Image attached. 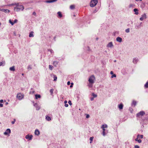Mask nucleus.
Listing matches in <instances>:
<instances>
[{
    "label": "nucleus",
    "instance_id": "obj_5",
    "mask_svg": "<svg viewBox=\"0 0 148 148\" xmlns=\"http://www.w3.org/2000/svg\"><path fill=\"white\" fill-rule=\"evenodd\" d=\"M145 114V112L144 111H141L137 114L136 116L137 117H139L140 116H142Z\"/></svg>",
    "mask_w": 148,
    "mask_h": 148
},
{
    "label": "nucleus",
    "instance_id": "obj_3",
    "mask_svg": "<svg viewBox=\"0 0 148 148\" xmlns=\"http://www.w3.org/2000/svg\"><path fill=\"white\" fill-rule=\"evenodd\" d=\"M95 79V77L93 75L91 76L89 78L88 81L89 83L90 84H93L94 83V80Z\"/></svg>",
    "mask_w": 148,
    "mask_h": 148
},
{
    "label": "nucleus",
    "instance_id": "obj_12",
    "mask_svg": "<svg viewBox=\"0 0 148 148\" xmlns=\"http://www.w3.org/2000/svg\"><path fill=\"white\" fill-rule=\"evenodd\" d=\"M113 46L112 42H109L107 45V47L112 48Z\"/></svg>",
    "mask_w": 148,
    "mask_h": 148
},
{
    "label": "nucleus",
    "instance_id": "obj_28",
    "mask_svg": "<svg viewBox=\"0 0 148 148\" xmlns=\"http://www.w3.org/2000/svg\"><path fill=\"white\" fill-rule=\"evenodd\" d=\"M136 104V102L135 101H133L131 105L132 106H134L135 107Z\"/></svg>",
    "mask_w": 148,
    "mask_h": 148
},
{
    "label": "nucleus",
    "instance_id": "obj_54",
    "mask_svg": "<svg viewBox=\"0 0 148 148\" xmlns=\"http://www.w3.org/2000/svg\"><path fill=\"white\" fill-rule=\"evenodd\" d=\"M94 97H92L90 98V100L91 101H93L94 100Z\"/></svg>",
    "mask_w": 148,
    "mask_h": 148
},
{
    "label": "nucleus",
    "instance_id": "obj_47",
    "mask_svg": "<svg viewBox=\"0 0 148 148\" xmlns=\"http://www.w3.org/2000/svg\"><path fill=\"white\" fill-rule=\"evenodd\" d=\"M89 117H90V115L89 114H86V117L87 118H88Z\"/></svg>",
    "mask_w": 148,
    "mask_h": 148
},
{
    "label": "nucleus",
    "instance_id": "obj_24",
    "mask_svg": "<svg viewBox=\"0 0 148 148\" xmlns=\"http://www.w3.org/2000/svg\"><path fill=\"white\" fill-rule=\"evenodd\" d=\"M35 99H36L41 98V96L39 94H36L35 95Z\"/></svg>",
    "mask_w": 148,
    "mask_h": 148
},
{
    "label": "nucleus",
    "instance_id": "obj_49",
    "mask_svg": "<svg viewBox=\"0 0 148 148\" xmlns=\"http://www.w3.org/2000/svg\"><path fill=\"white\" fill-rule=\"evenodd\" d=\"M139 146L137 145H136L134 146V148H139Z\"/></svg>",
    "mask_w": 148,
    "mask_h": 148
},
{
    "label": "nucleus",
    "instance_id": "obj_42",
    "mask_svg": "<svg viewBox=\"0 0 148 148\" xmlns=\"http://www.w3.org/2000/svg\"><path fill=\"white\" fill-rule=\"evenodd\" d=\"M92 95L93 97H97V95L96 94H95L94 93H92Z\"/></svg>",
    "mask_w": 148,
    "mask_h": 148
},
{
    "label": "nucleus",
    "instance_id": "obj_53",
    "mask_svg": "<svg viewBox=\"0 0 148 148\" xmlns=\"http://www.w3.org/2000/svg\"><path fill=\"white\" fill-rule=\"evenodd\" d=\"M32 14H33V15L35 16L36 14V13L35 12H33Z\"/></svg>",
    "mask_w": 148,
    "mask_h": 148
},
{
    "label": "nucleus",
    "instance_id": "obj_58",
    "mask_svg": "<svg viewBox=\"0 0 148 148\" xmlns=\"http://www.w3.org/2000/svg\"><path fill=\"white\" fill-rule=\"evenodd\" d=\"M3 102V100L2 99H1L0 100V103H2Z\"/></svg>",
    "mask_w": 148,
    "mask_h": 148
},
{
    "label": "nucleus",
    "instance_id": "obj_60",
    "mask_svg": "<svg viewBox=\"0 0 148 148\" xmlns=\"http://www.w3.org/2000/svg\"><path fill=\"white\" fill-rule=\"evenodd\" d=\"M8 104V102H6V103H5V105H7Z\"/></svg>",
    "mask_w": 148,
    "mask_h": 148
},
{
    "label": "nucleus",
    "instance_id": "obj_63",
    "mask_svg": "<svg viewBox=\"0 0 148 148\" xmlns=\"http://www.w3.org/2000/svg\"><path fill=\"white\" fill-rule=\"evenodd\" d=\"M73 16H75V14H74V15H73Z\"/></svg>",
    "mask_w": 148,
    "mask_h": 148
},
{
    "label": "nucleus",
    "instance_id": "obj_51",
    "mask_svg": "<svg viewBox=\"0 0 148 148\" xmlns=\"http://www.w3.org/2000/svg\"><path fill=\"white\" fill-rule=\"evenodd\" d=\"M129 110L131 111V112H132V111L133 110L131 108H129Z\"/></svg>",
    "mask_w": 148,
    "mask_h": 148
},
{
    "label": "nucleus",
    "instance_id": "obj_18",
    "mask_svg": "<svg viewBox=\"0 0 148 148\" xmlns=\"http://www.w3.org/2000/svg\"><path fill=\"white\" fill-rule=\"evenodd\" d=\"M58 17L59 18H61L62 17V14L61 12H57Z\"/></svg>",
    "mask_w": 148,
    "mask_h": 148
},
{
    "label": "nucleus",
    "instance_id": "obj_1",
    "mask_svg": "<svg viewBox=\"0 0 148 148\" xmlns=\"http://www.w3.org/2000/svg\"><path fill=\"white\" fill-rule=\"evenodd\" d=\"M16 6L14 8L15 11L18 12L23 11L24 9V7L22 5H19L18 3L16 4Z\"/></svg>",
    "mask_w": 148,
    "mask_h": 148
},
{
    "label": "nucleus",
    "instance_id": "obj_26",
    "mask_svg": "<svg viewBox=\"0 0 148 148\" xmlns=\"http://www.w3.org/2000/svg\"><path fill=\"white\" fill-rule=\"evenodd\" d=\"M9 69L10 71H14L15 70V67L14 66H13L12 67H11Z\"/></svg>",
    "mask_w": 148,
    "mask_h": 148
},
{
    "label": "nucleus",
    "instance_id": "obj_9",
    "mask_svg": "<svg viewBox=\"0 0 148 148\" xmlns=\"http://www.w3.org/2000/svg\"><path fill=\"white\" fill-rule=\"evenodd\" d=\"M103 130V132L102 134L103 136H105L108 133V130L105 129H102Z\"/></svg>",
    "mask_w": 148,
    "mask_h": 148
},
{
    "label": "nucleus",
    "instance_id": "obj_43",
    "mask_svg": "<svg viewBox=\"0 0 148 148\" xmlns=\"http://www.w3.org/2000/svg\"><path fill=\"white\" fill-rule=\"evenodd\" d=\"M116 77V74H113L111 76V78H113V77Z\"/></svg>",
    "mask_w": 148,
    "mask_h": 148
},
{
    "label": "nucleus",
    "instance_id": "obj_23",
    "mask_svg": "<svg viewBox=\"0 0 148 148\" xmlns=\"http://www.w3.org/2000/svg\"><path fill=\"white\" fill-rule=\"evenodd\" d=\"M45 119L48 121H49L51 120V117L47 115L46 116Z\"/></svg>",
    "mask_w": 148,
    "mask_h": 148
},
{
    "label": "nucleus",
    "instance_id": "obj_35",
    "mask_svg": "<svg viewBox=\"0 0 148 148\" xmlns=\"http://www.w3.org/2000/svg\"><path fill=\"white\" fill-rule=\"evenodd\" d=\"M144 87L146 88H148V81L144 85Z\"/></svg>",
    "mask_w": 148,
    "mask_h": 148
},
{
    "label": "nucleus",
    "instance_id": "obj_44",
    "mask_svg": "<svg viewBox=\"0 0 148 148\" xmlns=\"http://www.w3.org/2000/svg\"><path fill=\"white\" fill-rule=\"evenodd\" d=\"M92 84H90V83H89V84H88V86L89 87H92Z\"/></svg>",
    "mask_w": 148,
    "mask_h": 148
},
{
    "label": "nucleus",
    "instance_id": "obj_38",
    "mask_svg": "<svg viewBox=\"0 0 148 148\" xmlns=\"http://www.w3.org/2000/svg\"><path fill=\"white\" fill-rule=\"evenodd\" d=\"M49 69L51 70H52L53 68V66H52V65H49Z\"/></svg>",
    "mask_w": 148,
    "mask_h": 148
},
{
    "label": "nucleus",
    "instance_id": "obj_15",
    "mask_svg": "<svg viewBox=\"0 0 148 148\" xmlns=\"http://www.w3.org/2000/svg\"><path fill=\"white\" fill-rule=\"evenodd\" d=\"M1 11L5 13H8L10 12V10H9L7 9H1Z\"/></svg>",
    "mask_w": 148,
    "mask_h": 148
},
{
    "label": "nucleus",
    "instance_id": "obj_41",
    "mask_svg": "<svg viewBox=\"0 0 148 148\" xmlns=\"http://www.w3.org/2000/svg\"><path fill=\"white\" fill-rule=\"evenodd\" d=\"M9 23L12 25H13L14 24V23L12 22L10 19L9 20Z\"/></svg>",
    "mask_w": 148,
    "mask_h": 148
},
{
    "label": "nucleus",
    "instance_id": "obj_61",
    "mask_svg": "<svg viewBox=\"0 0 148 148\" xmlns=\"http://www.w3.org/2000/svg\"><path fill=\"white\" fill-rule=\"evenodd\" d=\"M73 83H71V85H73Z\"/></svg>",
    "mask_w": 148,
    "mask_h": 148
},
{
    "label": "nucleus",
    "instance_id": "obj_56",
    "mask_svg": "<svg viewBox=\"0 0 148 148\" xmlns=\"http://www.w3.org/2000/svg\"><path fill=\"white\" fill-rule=\"evenodd\" d=\"M133 6V5L132 4H130L129 6V7L130 8H131Z\"/></svg>",
    "mask_w": 148,
    "mask_h": 148
},
{
    "label": "nucleus",
    "instance_id": "obj_32",
    "mask_svg": "<svg viewBox=\"0 0 148 148\" xmlns=\"http://www.w3.org/2000/svg\"><path fill=\"white\" fill-rule=\"evenodd\" d=\"M93 138V137H91L90 138L89 140H90V143H92Z\"/></svg>",
    "mask_w": 148,
    "mask_h": 148
},
{
    "label": "nucleus",
    "instance_id": "obj_45",
    "mask_svg": "<svg viewBox=\"0 0 148 148\" xmlns=\"http://www.w3.org/2000/svg\"><path fill=\"white\" fill-rule=\"evenodd\" d=\"M68 103L71 106V105L72 104V103H71V101H70V100H69L68 101Z\"/></svg>",
    "mask_w": 148,
    "mask_h": 148
},
{
    "label": "nucleus",
    "instance_id": "obj_20",
    "mask_svg": "<svg viewBox=\"0 0 148 148\" xmlns=\"http://www.w3.org/2000/svg\"><path fill=\"white\" fill-rule=\"evenodd\" d=\"M34 32H31L29 33V37H34V35L33 34Z\"/></svg>",
    "mask_w": 148,
    "mask_h": 148
},
{
    "label": "nucleus",
    "instance_id": "obj_6",
    "mask_svg": "<svg viewBox=\"0 0 148 148\" xmlns=\"http://www.w3.org/2000/svg\"><path fill=\"white\" fill-rule=\"evenodd\" d=\"M34 106L36 108V109L37 110H39L40 108V106L37 103H34Z\"/></svg>",
    "mask_w": 148,
    "mask_h": 148
},
{
    "label": "nucleus",
    "instance_id": "obj_13",
    "mask_svg": "<svg viewBox=\"0 0 148 148\" xmlns=\"http://www.w3.org/2000/svg\"><path fill=\"white\" fill-rule=\"evenodd\" d=\"M57 0H47L44 1V2L47 3H51L56 1Z\"/></svg>",
    "mask_w": 148,
    "mask_h": 148
},
{
    "label": "nucleus",
    "instance_id": "obj_17",
    "mask_svg": "<svg viewBox=\"0 0 148 148\" xmlns=\"http://www.w3.org/2000/svg\"><path fill=\"white\" fill-rule=\"evenodd\" d=\"M122 38L119 37H118L116 38V40L117 41L119 42H121L122 41Z\"/></svg>",
    "mask_w": 148,
    "mask_h": 148
},
{
    "label": "nucleus",
    "instance_id": "obj_52",
    "mask_svg": "<svg viewBox=\"0 0 148 148\" xmlns=\"http://www.w3.org/2000/svg\"><path fill=\"white\" fill-rule=\"evenodd\" d=\"M3 106V104L1 103H0V107H2Z\"/></svg>",
    "mask_w": 148,
    "mask_h": 148
},
{
    "label": "nucleus",
    "instance_id": "obj_57",
    "mask_svg": "<svg viewBox=\"0 0 148 148\" xmlns=\"http://www.w3.org/2000/svg\"><path fill=\"white\" fill-rule=\"evenodd\" d=\"M113 73H113V71H111L110 72V74L111 75H113Z\"/></svg>",
    "mask_w": 148,
    "mask_h": 148
},
{
    "label": "nucleus",
    "instance_id": "obj_39",
    "mask_svg": "<svg viewBox=\"0 0 148 148\" xmlns=\"http://www.w3.org/2000/svg\"><path fill=\"white\" fill-rule=\"evenodd\" d=\"M54 90L53 89H51L50 90V92L51 93V94H52L53 93V91Z\"/></svg>",
    "mask_w": 148,
    "mask_h": 148
},
{
    "label": "nucleus",
    "instance_id": "obj_34",
    "mask_svg": "<svg viewBox=\"0 0 148 148\" xmlns=\"http://www.w3.org/2000/svg\"><path fill=\"white\" fill-rule=\"evenodd\" d=\"M53 76H54V77H53V78H54L53 81H56L57 80V76L56 75H53Z\"/></svg>",
    "mask_w": 148,
    "mask_h": 148
},
{
    "label": "nucleus",
    "instance_id": "obj_11",
    "mask_svg": "<svg viewBox=\"0 0 148 148\" xmlns=\"http://www.w3.org/2000/svg\"><path fill=\"white\" fill-rule=\"evenodd\" d=\"M138 59L137 58H135L133 59L132 62L134 64H136L138 61Z\"/></svg>",
    "mask_w": 148,
    "mask_h": 148
},
{
    "label": "nucleus",
    "instance_id": "obj_62",
    "mask_svg": "<svg viewBox=\"0 0 148 148\" xmlns=\"http://www.w3.org/2000/svg\"><path fill=\"white\" fill-rule=\"evenodd\" d=\"M73 87V85H71L70 86V87Z\"/></svg>",
    "mask_w": 148,
    "mask_h": 148
},
{
    "label": "nucleus",
    "instance_id": "obj_33",
    "mask_svg": "<svg viewBox=\"0 0 148 148\" xmlns=\"http://www.w3.org/2000/svg\"><path fill=\"white\" fill-rule=\"evenodd\" d=\"M48 51H49L51 54H53V53H54L53 51V50H52L51 49H48Z\"/></svg>",
    "mask_w": 148,
    "mask_h": 148
},
{
    "label": "nucleus",
    "instance_id": "obj_10",
    "mask_svg": "<svg viewBox=\"0 0 148 148\" xmlns=\"http://www.w3.org/2000/svg\"><path fill=\"white\" fill-rule=\"evenodd\" d=\"M11 133V130L10 129H7L5 131L4 133V134L5 135H6L9 134Z\"/></svg>",
    "mask_w": 148,
    "mask_h": 148
},
{
    "label": "nucleus",
    "instance_id": "obj_14",
    "mask_svg": "<svg viewBox=\"0 0 148 148\" xmlns=\"http://www.w3.org/2000/svg\"><path fill=\"white\" fill-rule=\"evenodd\" d=\"M35 134L37 136H38L40 134L39 131L38 129H36L34 132Z\"/></svg>",
    "mask_w": 148,
    "mask_h": 148
},
{
    "label": "nucleus",
    "instance_id": "obj_2",
    "mask_svg": "<svg viewBox=\"0 0 148 148\" xmlns=\"http://www.w3.org/2000/svg\"><path fill=\"white\" fill-rule=\"evenodd\" d=\"M98 3V0H91L90 3V6L92 7L95 6Z\"/></svg>",
    "mask_w": 148,
    "mask_h": 148
},
{
    "label": "nucleus",
    "instance_id": "obj_59",
    "mask_svg": "<svg viewBox=\"0 0 148 148\" xmlns=\"http://www.w3.org/2000/svg\"><path fill=\"white\" fill-rule=\"evenodd\" d=\"M67 101H66V100H65V101H64V103L65 104L67 103Z\"/></svg>",
    "mask_w": 148,
    "mask_h": 148
},
{
    "label": "nucleus",
    "instance_id": "obj_46",
    "mask_svg": "<svg viewBox=\"0 0 148 148\" xmlns=\"http://www.w3.org/2000/svg\"><path fill=\"white\" fill-rule=\"evenodd\" d=\"M16 121V120L15 119H14V121H13L11 123L12 124H14L15 123V122Z\"/></svg>",
    "mask_w": 148,
    "mask_h": 148
},
{
    "label": "nucleus",
    "instance_id": "obj_40",
    "mask_svg": "<svg viewBox=\"0 0 148 148\" xmlns=\"http://www.w3.org/2000/svg\"><path fill=\"white\" fill-rule=\"evenodd\" d=\"M126 33H128L130 32V29L129 28L125 30Z\"/></svg>",
    "mask_w": 148,
    "mask_h": 148
},
{
    "label": "nucleus",
    "instance_id": "obj_25",
    "mask_svg": "<svg viewBox=\"0 0 148 148\" xmlns=\"http://www.w3.org/2000/svg\"><path fill=\"white\" fill-rule=\"evenodd\" d=\"M5 64V62L4 61H2L1 62H0V66H3Z\"/></svg>",
    "mask_w": 148,
    "mask_h": 148
},
{
    "label": "nucleus",
    "instance_id": "obj_30",
    "mask_svg": "<svg viewBox=\"0 0 148 148\" xmlns=\"http://www.w3.org/2000/svg\"><path fill=\"white\" fill-rule=\"evenodd\" d=\"M143 135H140L139 134H138L137 136L138 138H143Z\"/></svg>",
    "mask_w": 148,
    "mask_h": 148
},
{
    "label": "nucleus",
    "instance_id": "obj_27",
    "mask_svg": "<svg viewBox=\"0 0 148 148\" xmlns=\"http://www.w3.org/2000/svg\"><path fill=\"white\" fill-rule=\"evenodd\" d=\"M107 127L108 125L106 124L103 125L101 126V128L102 129H105Z\"/></svg>",
    "mask_w": 148,
    "mask_h": 148
},
{
    "label": "nucleus",
    "instance_id": "obj_64",
    "mask_svg": "<svg viewBox=\"0 0 148 148\" xmlns=\"http://www.w3.org/2000/svg\"><path fill=\"white\" fill-rule=\"evenodd\" d=\"M98 39V38H96V40H97Z\"/></svg>",
    "mask_w": 148,
    "mask_h": 148
},
{
    "label": "nucleus",
    "instance_id": "obj_22",
    "mask_svg": "<svg viewBox=\"0 0 148 148\" xmlns=\"http://www.w3.org/2000/svg\"><path fill=\"white\" fill-rule=\"evenodd\" d=\"M133 11L135 12L134 14L136 15H138V10L137 8H135L133 10Z\"/></svg>",
    "mask_w": 148,
    "mask_h": 148
},
{
    "label": "nucleus",
    "instance_id": "obj_48",
    "mask_svg": "<svg viewBox=\"0 0 148 148\" xmlns=\"http://www.w3.org/2000/svg\"><path fill=\"white\" fill-rule=\"evenodd\" d=\"M17 19H16L14 21L13 23H14H14H16L17 22Z\"/></svg>",
    "mask_w": 148,
    "mask_h": 148
},
{
    "label": "nucleus",
    "instance_id": "obj_7",
    "mask_svg": "<svg viewBox=\"0 0 148 148\" xmlns=\"http://www.w3.org/2000/svg\"><path fill=\"white\" fill-rule=\"evenodd\" d=\"M33 136L32 135H29V134L26 135L25 136L26 139L29 140H31L32 139Z\"/></svg>",
    "mask_w": 148,
    "mask_h": 148
},
{
    "label": "nucleus",
    "instance_id": "obj_50",
    "mask_svg": "<svg viewBox=\"0 0 148 148\" xmlns=\"http://www.w3.org/2000/svg\"><path fill=\"white\" fill-rule=\"evenodd\" d=\"M64 106L66 107H67L68 106V104H67V103L65 104Z\"/></svg>",
    "mask_w": 148,
    "mask_h": 148
},
{
    "label": "nucleus",
    "instance_id": "obj_21",
    "mask_svg": "<svg viewBox=\"0 0 148 148\" xmlns=\"http://www.w3.org/2000/svg\"><path fill=\"white\" fill-rule=\"evenodd\" d=\"M58 62L57 61H55L53 62V65L55 66H56L58 64Z\"/></svg>",
    "mask_w": 148,
    "mask_h": 148
},
{
    "label": "nucleus",
    "instance_id": "obj_37",
    "mask_svg": "<svg viewBox=\"0 0 148 148\" xmlns=\"http://www.w3.org/2000/svg\"><path fill=\"white\" fill-rule=\"evenodd\" d=\"M32 66L31 65H29L28 67H27V69L29 70H30L31 69H32Z\"/></svg>",
    "mask_w": 148,
    "mask_h": 148
},
{
    "label": "nucleus",
    "instance_id": "obj_16",
    "mask_svg": "<svg viewBox=\"0 0 148 148\" xmlns=\"http://www.w3.org/2000/svg\"><path fill=\"white\" fill-rule=\"evenodd\" d=\"M123 107V105L122 103H121L118 105V107L120 110H122Z\"/></svg>",
    "mask_w": 148,
    "mask_h": 148
},
{
    "label": "nucleus",
    "instance_id": "obj_55",
    "mask_svg": "<svg viewBox=\"0 0 148 148\" xmlns=\"http://www.w3.org/2000/svg\"><path fill=\"white\" fill-rule=\"evenodd\" d=\"M70 84V81H68L67 83V84L68 85H69Z\"/></svg>",
    "mask_w": 148,
    "mask_h": 148
},
{
    "label": "nucleus",
    "instance_id": "obj_4",
    "mask_svg": "<svg viewBox=\"0 0 148 148\" xmlns=\"http://www.w3.org/2000/svg\"><path fill=\"white\" fill-rule=\"evenodd\" d=\"M17 98L19 100L22 99L24 97V95L21 93H18L16 96Z\"/></svg>",
    "mask_w": 148,
    "mask_h": 148
},
{
    "label": "nucleus",
    "instance_id": "obj_29",
    "mask_svg": "<svg viewBox=\"0 0 148 148\" xmlns=\"http://www.w3.org/2000/svg\"><path fill=\"white\" fill-rule=\"evenodd\" d=\"M139 138H138L137 137V138L135 139V140L136 141H137L138 143H140L141 142L142 140L140 139H138Z\"/></svg>",
    "mask_w": 148,
    "mask_h": 148
},
{
    "label": "nucleus",
    "instance_id": "obj_8",
    "mask_svg": "<svg viewBox=\"0 0 148 148\" xmlns=\"http://www.w3.org/2000/svg\"><path fill=\"white\" fill-rule=\"evenodd\" d=\"M147 18L146 14L145 13L141 15V16L140 18V20L143 21L144 19H145Z\"/></svg>",
    "mask_w": 148,
    "mask_h": 148
},
{
    "label": "nucleus",
    "instance_id": "obj_31",
    "mask_svg": "<svg viewBox=\"0 0 148 148\" xmlns=\"http://www.w3.org/2000/svg\"><path fill=\"white\" fill-rule=\"evenodd\" d=\"M34 92L35 91L34 90H33V89L32 88L29 92V93L30 94H33Z\"/></svg>",
    "mask_w": 148,
    "mask_h": 148
},
{
    "label": "nucleus",
    "instance_id": "obj_36",
    "mask_svg": "<svg viewBox=\"0 0 148 148\" xmlns=\"http://www.w3.org/2000/svg\"><path fill=\"white\" fill-rule=\"evenodd\" d=\"M75 6L74 5H71L70 6V8L71 9H74Z\"/></svg>",
    "mask_w": 148,
    "mask_h": 148
},
{
    "label": "nucleus",
    "instance_id": "obj_19",
    "mask_svg": "<svg viewBox=\"0 0 148 148\" xmlns=\"http://www.w3.org/2000/svg\"><path fill=\"white\" fill-rule=\"evenodd\" d=\"M142 22H141L139 24H136L135 26V27L136 29H138L140 26H142Z\"/></svg>",
    "mask_w": 148,
    "mask_h": 148
}]
</instances>
